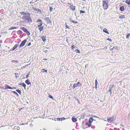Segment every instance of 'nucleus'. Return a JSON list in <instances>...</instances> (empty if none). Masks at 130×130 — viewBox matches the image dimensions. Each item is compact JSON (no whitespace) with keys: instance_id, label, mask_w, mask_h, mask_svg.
<instances>
[{"instance_id":"obj_1","label":"nucleus","mask_w":130,"mask_h":130,"mask_svg":"<svg viewBox=\"0 0 130 130\" xmlns=\"http://www.w3.org/2000/svg\"><path fill=\"white\" fill-rule=\"evenodd\" d=\"M22 19L23 20H27L28 22H31L32 21L30 18V14L28 12H26L25 14L22 17Z\"/></svg>"},{"instance_id":"obj_2","label":"nucleus","mask_w":130,"mask_h":130,"mask_svg":"<svg viewBox=\"0 0 130 130\" xmlns=\"http://www.w3.org/2000/svg\"><path fill=\"white\" fill-rule=\"evenodd\" d=\"M103 6L104 9L105 10L107 9L108 7V4L105 1H103Z\"/></svg>"},{"instance_id":"obj_3","label":"nucleus","mask_w":130,"mask_h":130,"mask_svg":"<svg viewBox=\"0 0 130 130\" xmlns=\"http://www.w3.org/2000/svg\"><path fill=\"white\" fill-rule=\"evenodd\" d=\"M107 120L108 122H112L115 120V118L114 117H113L110 118H108Z\"/></svg>"},{"instance_id":"obj_4","label":"nucleus","mask_w":130,"mask_h":130,"mask_svg":"<svg viewBox=\"0 0 130 130\" xmlns=\"http://www.w3.org/2000/svg\"><path fill=\"white\" fill-rule=\"evenodd\" d=\"M26 41L27 40L26 39H25L22 41L20 45V47H21L25 45Z\"/></svg>"},{"instance_id":"obj_5","label":"nucleus","mask_w":130,"mask_h":130,"mask_svg":"<svg viewBox=\"0 0 130 130\" xmlns=\"http://www.w3.org/2000/svg\"><path fill=\"white\" fill-rule=\"evenodd\" d=\"M45 21H47L46 23L47 24L49 23H51V19L49 18H45Z\"/></svg>"},{"instance_id":"obj_6","label":"nucleus","mask_w":130,"mask_h":130,"mask_svg":"<svg viewBox=\"0 0 130 130\" xmlns=\"http://www.w3.org/2000/svg\"><path fill=\"white\" fill-rule=\"evenodd\" d=\"M44 42L46 40V36H42L41 37V38Z\"/></svg>"},{"instance_id":"obj_7","label":"nucleus","mask_w":130,"mask_h":130,"mask_svg":"<svg viewBox=\"0 0 130 130\" xmlns=\"http://www.w3.org/2000/svg\"><path fill=\"white\" fill-rule=\"evenodd\" d=\"M19 85H22L23 86L24 88V89H26V85L24 83H22L21 84H19Z\"/></svg>"},{"instance_id":"obj_8","label":"nucleus","mask_w":130,"mask_h":130,"mask_svg":"<svg viewBox=\"0 0 130 130\" xmlns=\"http://www.w3.org/2000/svg\"><path fill=\"white\" fill-rule=\"evenodd\" d=\"M19 45L18 44H16L13 47L12 49L11 50L12 51H14L16 49L18 46Z\"/></svg>"},{"instance_id":"obj_9","label":"nucleus","mask_w":130,"mask_h":130,"mask_svg":"<svg viewBox=\"0 0 130 130\" xmlns=\"http://www.w3.org/2000/svg\"><path fill=\"white\" fill-rule=\"evenodd\" d=\"M21 29L24 32H27L28 30L24 27H22L21 28Z\"/></svg>"},{"instance_id":"obj_10","label":"nucleus","mask_w":130,"mask_h":130,"mask_svg":"<svg viewBox=\"0 0 130 130\" xmlns=\"http://www.w3.org/2000/svg\"><path fill=\"white\" fill-rule=\"evenodd\" d=\"M25 83L28 85H29L31 84V83L29 82V79H27L25 81Z\"/></svg>"},{"instance_id":"obj_11","label":"nucleus","mask_w":130,"mask_h":130,"mask_svg":"<svg viewBox=\"0 0 130 130\" xmlns=\"http://www.w3.org/2000/svg\"><path fill=\"white\" fill-rule=\"evenodd\" d=\"M70 21L71 22H72L73 23H78V22H77L76 21H75L74 20L71 19H70Z\"/></svg>"},{"instance_id":"obj_12","label":"nucleus","mask_w":130,"mask_h":130,"mask_svg":"<svg viewBox=\"0 0 130 130\" xmlns=\"http://www.w3.org/2000/svg\"><path fill=\"white\" fill-rule=\"evenodd\" d=\"M5 89H12V87H10L9 85H6L5 86Z\"/></svg>"},{"instance_id":"obj_13","label":"nucleus","mask_w":130,"mask_h":130,"mask_svg":"<svg viewBox=\"0 0 130 130\" xmlns=\"http://www.w3.org/2000/svg\"><path fill=\"white\" fill-rule=\"evenodd\" d=\"M120 10L121 11H123L124 10V8L123 6H121L120 8Z\"/></svg>"},{"instance_id":"obj_14","label":"nucleus","mask_w":130,"mask_h":130,"mask_svg":"<svg viewBox=\"0 0 130 130\" xmlns=\"http://www.w3.org/2000/svg\"><path fill=\"white\" fill-rule=\"evenodd\" d=\"M72 121L74 122H76L77 121V119L76 118L74 117H73L72 118Z\"/></svg>"},{"instance_id":"obj_15","label":"nucleus","mask_w":130,"mask_h":130,"mask_svg":"<svg viewBox=\"0 0 130 130\" xmlns=\"http://www.w3.org/2000/svg\"><path fill=\"white\" fill-rule=\"evenodd\" d=\"M103 32H105L106 33L108 34H109V33L108 31L107 30V29L106 28H104L103 29Z\"/></svg>"},{"instance_id":"obj_16","label":"nucleus","mask_w":130,"mask_h":130,"mask_svg":"<svg viewBox=\"0 0 130 130\" xmlns=\"http://www.w3.org/2000/svg\"><path fill=\"white\" fill-rule=\"evenodd\" d=\"M17 27H10V28L9 29V30H12L13 29H16L17 28Z\"/></svg>"},{"instance_id":"obj_17","label":"nucleus","mask_w":130,"mask_h":130,"mask_svg":"<svg viewBox=\"0 0 130 130\" xmlns=\"http://www.w3.org/2000/svg\"><path fill=\"white\" fill-rule=\"evenodd\" d=\"M39 27V29L40 30V31H41L43 30L44 27L43 26H41Z\"/></svg>"},{"instance_id":"obj_18","label":"nucleus","mask_w":130,"mask_h":130,"mask_svg":"<svg viewBox=\"0 0 130 130\" xmlns=\"http://www.w3.org/2000/svg\"><path fill=\"white\" fill-rule=\"evenodd\" d=\"M36 11L38 12L37 13H40L41 12V11L40 9L38 8L37 9Z\"/></svg>"},{"instance_id":"obj_19","label":"nucleus","mask_w":130,"mask_h":130,"mask_svg":"<svg viewBox=\"0 0 130 130\" xmlns=\"http://www.w3.org/2000/svg\"><path fill=\"white\" fill-rule=\"evenodd\" d=\"M120 19H123L125 18V16L124 15H121L119 17Z\"/></svg>"},{"instance_id":"obj_20","label":"nucleus","mask_w":130,"mask_h":130,"mask_svg":"<svg viewBox=\"0 0 130 130\" xmlns=\"http://www.w3.org/2000/svg\"><path fill=\"white\" fill-rule=\"evenodd\" d=\"M125 2L129 5L130 4V0H126Z\"/></svg>"},{"instance_id":"obj_21","label":"nucleus","mask_w":130,"mask_h":130,"mask_svg":"<svg viewBox=\"0 0 130 130\" xmlns=\"http://www.w3.org/2000/svg\"><path fill=\"white\" fill-rule=\"evenodd\" d=\"M70 8L73 10H74L75 9V7L73 6L72 5L70 6Z\"/></svg>"},{"instance_id":"obj_22","label":"nucleus","mask_w":130,"mask_h":130,"mask_svg":"<svg viewBox=\"0 0 130 130\" xmlns=\"http://www.w3.org/2000/svg\"><path fill=\"white\" fill-rule=\"evenodd\" d=\"M43 23L42 22H40L39 23H38V25H37V26L38 27H40V26H42V25Z\"/></svg>"},{"instance_id":"obj_23","label":"nucleus","mask_w":130,"mask_h":130,"mask_svg":"<svg viewBox=\"0 0 130 130\" xmlns=\"http://www.w3.org/2000/svg\"><path fill=\"white\" fill-rule=\"evenodd\" d=\"M42 72H47V70H45L44 69H42Z\"/></svg>"},{"instance_id":"obj_24","label":"nucleus","mask_w":130,"mask_h":130,"mask_svg":"<svg viewBox=\"0 0 130 130\" xmlns=\"http://www.w3.org/2000/svg\"><path fill=\"white\" fill-rule=\"evenodd\" d=\"M16 91L19 93L20 94H21V92L20 90L18 89L16 90Z\"/></svg>"},{"instance_id":"obj_25","label":"nucleus","mask_w":130,"mask_h":130,"mask_svg":"<svg viewBox=\"0 0 130 130\" xmlns=\"http://www.w3.org/2000/svg\"><path fill=\"white\" fill-rule=\"evenodd\" d=\"M76 85L77 86H80L82 84L80 83L79 82H78L77 83V84H76Z\"/></svg>"},{"instance_id":"obj_26","label":"nucleus","mask_w":130,"mask_h":130,"mask_svg":"<svg viewBox=\"0 0 130 130\" xmlns=\"http://www.w3.org/2000/svg\"><path fill=\"white\" fill-rule=\"evenodd\" d=\"M20 13L21 14H23L24 15L26 13V12H20Z\"/></svg>"},{"instance_id":"obj_27","label":"nucleus","mask_w":130,"mask_h":130,"mask_svg":"<svg viewBox=\"0 0 130 130\" xmlns=\"http://www.w3.org/2000/svg\"><path fill=\"white\" fill-rule=\"evenodd\" d=\"M12 92L16 94L17 95V96H19V95L15 91H12Z\"/></svg>"},{"instance_id":"obj_28","label":"nucleus","mask_w":130,"mask_h":130,"mask_svg":"<svg viewBox=\"0 0 130 130\" xmlns=\"http://www.w3.org/2000/svg\"><path fill=\"white\" fill-rule=\"evenodd\" d=\"M113 49H117V46H113V48H111L112 50H113Z\"/></svg>"},{"instance_id":"obj_29","label":"nucleus","mask_w":130,"mask_h":130,"mask_svg":"<svg viewBox=\"0 0 130 130\" xmlns=\"http://www.w3.org/2000/svg\"><path fill=\"white\" fill-rule=\"evenodd\" d=\"M130 36V34L129 33H128L127 35L126 36V38H128Z\"/></svg>"},{"instance_id":"obj_30","label":"nucleus","mask_w":130,"mask_h":130,"mask_svg":"<svg viewBox=\"0 0 130 130\" xmlns=\"http://www.w3.org/2000/svg\"><path fill=\"white\" fill-rule=\"evenodd\" d=\"M91 124H89L88 123H86V125H88L89 127H90L91 125Z\"/></svg>"},{"instance_id":"obj_31","label":"nucleus","mask_w":130,"mask_h":130,"mask_svg":"<svg viewBox=\"0 0 130 130\" xmlns=\"http://www.w3.org/2000/svg\"><path fill=\"white\" fill-rule=\"evenodd\" d=\"M111 86H110L109 87V92H111Z\"/></svg>"},{"instance_id":"obj_32","label":"nucleus","mask_w":130,"mask_h":130,"mask_svg":"<svg viewBox=\"0 0 130 130\" xmlns=\"http://www.w3.org/2000/svg\"><path fill=\"white\" fill-rule=\"evenodd\" d=\"M80 13H84L85 12V11H83L82 10H80Z\"/></svg>"},{"instance_id":"obj_33","label":"nucleus","mask_w":130,"mask_h":130,"mask_svg":"<svg viewBox=\"0 0 130 130\" xmlns=\"http://www.w3.org/2000/svg\"><path fill=\"white\" fill-rule=\"evenodd\" d=\"M77 85H76V84H74V85H73V88H74H74H75V87H77Z\"/></svg>"},{"instance_id":"obj_34","label":"nucleus","mask_w":130,"mask_h":130,"mask_svg":"<svg viewBox=\"0 0 130 130\" xmlns=\"http://www.w3.org/2000/svg\"><path fill=\"white\" fill-rule=\"evenodd\" d=\"M66 118L64 117L60 118V121H62V120H64Z\"/></svg>"},{"instance_id":"obj_35","label":"nucleus","mask_w":130,"mask_h":130,"mask_svg":"<svg viewBox=\"0 0 130 130\" xmlns=\"http://www.w3.org/2000/svg\"><path fill=\"white\" fill-rule=\"evenodd\" d=\"M30 73V72H29V73L26 75V78H28V77H29Z\"/></svg>"},{"instance_id":"obj_36","label":"nucleus","mask_w":130,"mask_h":130,"mask_svg":"<svg viewBox=\"0 0 130 130\" xmlns=\"http://www.w3.org/2000/svg\"><path fill=\"white\" fill-rule=\"evenodd\" d=\"M53 8L52 7H50V11H52Z\"/></svg>"},{"instance_id":"obj_37","label":"nucleus","mask_w":130,"mask_h":130,"mask_svg":"<svg viewBox=\"0 0 130 130\" xmlns=\"http://www.w3.org/2000/svg\"><path fill=\"white\" fill-rule=\"evenodd\" d=\"M65 24H66V28H69V26H68V25H67L66 23H65Z\"/></svg>"},{"instance_id":"obj_38","label":"nucleus","mask_w":130,"mask_h":130,"mask_svg":"<svg viewBox=\"0 0 130 130\" xmlns=\"http://www.w3.org/2000/svg\"><path fill=\"white\" fill-rule=\"evenodd\" d=\"M89 122L90 123H91L92 122V121L90 118L89 120Z\"/></svg>"},{"instance_id":"obj_39","label":"nucleus","mask_w":130,"mask_h":130,"mask_svg":"<svg viewBox=\"0 0 130 130\" xmlns=\"http://www.w3.org/2000/svg\"><path fill=\"white\" fill-rule=\"evenodd\" d=\"M75 46L74 45H72L71 46V47L72 49H73L74 48Z\"/></svg>"},{"instance_id":"obj_40","label":"nucleus","mask_w":130,"mask_h":130,"mask_svg":"<svg viewBox=\"0 0 130 130\" xmlns=\"http://www.w3.org/2000/svg\"><path fill=\"white\" fill-rule=\"evenodd\" d=\"M27 34L28 35H30V32L28 31V30H27V32H26Z\"/></svg>"},{"instance_id":"obj_41","label":"nucleus","mask_w":130,"mask_h":130,"mask_svg":"<svg viewBox=\"0 0 130 130\" xmlns=\"http://www.w3.org/2000/svg\"><path fill=\"white\" fill-rule=\"evenodd\" d=\"M42 20L40 19H38L37 20V22H41Z\"/></svg>"},{"instance_id":"obj_42","label":"nucleus","mask_w":130,"mask_h":130,"mask_svg":"<svg viewBox=\"0 0 130 130\" xmlns=\"http://www.w3.org/2000/svg\"><path fill=\"white\" fill-rule=\"evenodd\" d=\"M49 97V98H51L52 99H53V97L52 95H50Z\"/></svg>"},{"instance_id":"obj_43","label":"nucleus","mask_w":130,"mask_h":130,"mask_svg":"<svg viewBox=\"0 0 130 130\" xmlns=\"http://www.w3.org/2000/svg\"><path fill=\"white\" fill-rule=\"evenodd\" d=\"M97 83H98L97 81V79H96L95 80V85H97Z\"/></svg>"},{"instance_id":"obj_44","label":"nucleus","mask_w":130,"mask_h":130,"mask_svg":"<svg viewBox=\"0 0 130 130\" xmlns=\"http://www.w3.org/2000/svg\"><path fill=\"white\" fill-rule=\"evenodd\" d=\"M57 121H59L60 120V118H57Z\"/></svg>"},{"instance_id":"obj_45","label":"nucleus","mask_w":130,"mask_h":130,"mask_svg":"<svg viewBox=\"0 0 130 130\" xmlns=\"http://www.w3.org/2000/svg\"><path fill=\"white\" fill-rule=\"evenodd\" d=\"M76 51H77V52H78V53H80V52L79 51L78 49H76Z\"/></svg>"},{"instance_id":"obj_46","label":"nucleus","mask_w":130,"mask_h":130,"mask_svg":"<svg viewBox=\"0 0 130 130\" xmlns=\"http://www.w3.org/2000/svg\"><path fill=\"white\" fill-rule=\"evenodd\" d=\"M14 74H15V77L16 78H17V75H18V74H17L16 73H14Z\"/></svg>"},{"instance_id":"obj_47","label":"nucleus","mask_w":130,"mask_h":130,"mask_svg":"<svg viewBox=\"0 0 130 130\" xmlns=\"http://www.w3.org/2000/svg\"><path fill=\"white\" fill-rule=\"evenodd\" d=\"M37 8H35V7H32V9H33L34 10H35L36 11V10L37 9Z\"/></svg>"},{"instance_id":"obj_48","label":"nucleus","mask_w":130,"mask_h":130,"mask_svg":"<svg viewBox=\"0 0 130 130\" xmlns=\"http://www.w3.org/2000/svg\"><path fill=\"white\" fill-rule=\"evenodd\" d=\"M31 44V42H29L28 44L27 45V46H30Z\"/></svg>"},{"instance_id":"obj_49","label":"nucleus","mask_w":130,"mask_h":130,"mask_svg":"<svg viewBox=\"0 0 130 130\" xmlns=\"http://www.w3.org/2000/svg\"><path fill=\"white\" fill-rule=\"evenodd\" d=\"M90 119L92 120V121H93L94 120V119H93V118L91 117Z\"/></svg>"},{"instance_id":"obj_50","label":"nucleus","mask_w":130,"mask_h":130,"mask_svg":"<svg viewBox=\"0 0 130 130\" xmlns=\"http://www.w3.org/2000/svg\"><path fill=\"white\" fill-rule=\"evenodd\" d=\"M16 128L17 130H19L20 129V127L19 126L17 127Z\"/></svg>"},{"instance_id":"obj_51","label":"nucleus","mask_w":130,"mask_h":130,"mask_svg":"<svg viewBox=\"0 0 130 130\" xmlns=\"http://www.w3.org/2000/svg\"><path fill=\"white\" fill-rule=\"evenodd\" d=\"M107 40L110 41H112V40H111V39L110 38H108L107 39Z\"/></svg>"},{"instance_id":"obj_52","label":"nucleus","mask_w":130,"mask_h":130,"mask_svg":"<svg viewBox=\"0 0 130 130\" xmlns=\"http://www.w3.org/2000/svg\"><path fill=\"white\" fill-rule=\"evenodd\" d=\"M17 126H15L14 127V128H13V130L14 129H17Z\"/></svg>"},{"instance_id":"obj_53","label":"nucleus","mask_w":130,"mask_h":130,"mask_svg":"<svg viewBox=\"0 0 130 130\" xmlns=\"http://www.w3.org/2000/svg\"><path fill=\"white\" fill-rule=\"evenodd\" d=\"M111 86V87L112 88L113 87H114V85H110Z\"/></svg>"},{"instance_id":"obj_54","label":"nucleus","mask_w":130,"mask_h":130,"mask_svg":"<svg viewBox=\"0 0 130 130\" xmlns=\"http://www.w3.org/2000/svg\"><path fill=\"white\" fill-rule=\"evenodd\" d=\"M43 60H47V59H46V58H44V59H43Z\"/></svg>"},{"instance_id":"obj_55","label":"nucleus","mask_w":130,"mask_h":130,"mask_svg":"<svg viewBox=\"0 0 130 130\" xmlns=\"http://www.w3.org/2000/svg\"><path fill=\"white\" fill-rule=\"evenodd\" d=\"M47 52V50H46L45 51H44V52L46 53Z\"/></svg>"},{"instance_id":"obj_56","label":"nucleus","mask_w":130,"mask_h":130,"mask_svg":"<svg viewBox=\"0 0 130 130\" xmlns=\"http://www.w3.org/2000/svg\"><path fill=\"white\" fill-rule=\"evenodd\" d=\"M34 3V2H32V3L31 2H30V4H33V3Z\"/></svg>"},{"instance_id":"obj_57","label":"nucleus","mask_w":130,"mask_h":130,"mask_svg":"<svg viewBox=\"0 0 130 130\" xmlns=\"http://www.w3.org/2000/svg\"><path fill=\"white\" fill-rule=\"evenodd\" d=\"M15 60H13L12 61V62H15Z\"/></svg>"},{"instance_id":"obj_58","label":"nucleus","mask_w":130,"mask_h":130,"mask_svg":"<svg viewBox=\"0 0 130 130\" xmlns=\"http://www.w3.org/2000/svg\"><path fill=\"white\" fill-rule=\"evenodd\" d=\"M95 88L96 89L97 88V85H95Z\"/></svg>"},{"instance_id":"obj_59","label":"nucleus","mask_w":130,"mask_h":130,"mask_svg":"<svg viewBox=\"0 0 130 130\" xmlns=\"http://www.w3.org/2000/svg\"><path fill=\"white\" fill-rule=\"evenodd\" d=\"M15 62H17V63H18V61H17L15 60Z\"/></svg>"},{"instance_id":"obj_60","label":"nucleus","mask_w":130,"mask_h":130,"mask_svg":"<svg viewBox=\"0 0 130 130\" xmlns=\"http://www.w3.org/2000/svg\"><path fill=\"white\" fill-rule=\"evenodd\" d=\"M110 92V94H111L112 92V91H111V92Z\"/></svg>"},{"instance_id":"obj_61","label":"nucleus","mask_w":130,"mask_h":130,"mask_svg":"<svg viewBox=\"0 0 130 130\" xmlns=\"http://www.w3.org/2000/svg\"><path fill=\"white\" fill-rule=\"evenodd\" d=\"M50 48L49 47H48V48Z\"/></svg>"},{"instance_id":"obj_62","label":"nucleus","mask_w":130,"mask_h":130,"mask_svg":"<svg viewBox=\"0 0 130 130\" xmlns=\"http://www.w3.org/2000/svg\"><path fill=\"white\" fill-rule=\"evenodd\" d=\"M44 129L43 130H45V129Z\"/></svg>"},{"instance_id":"obj_63","label":"nucleus","mask_w":130,"mask_h":130,"mask_svg":"<svg viewBox=\"0 0 130 130\" xmlns=\"http://www.w3.org/2000/svg\"><path fill=\"white\" fill-rule=\"evenodd\" d=\"M44 129L43 130H45V129Z\"/></svg>"}]
</instances>
